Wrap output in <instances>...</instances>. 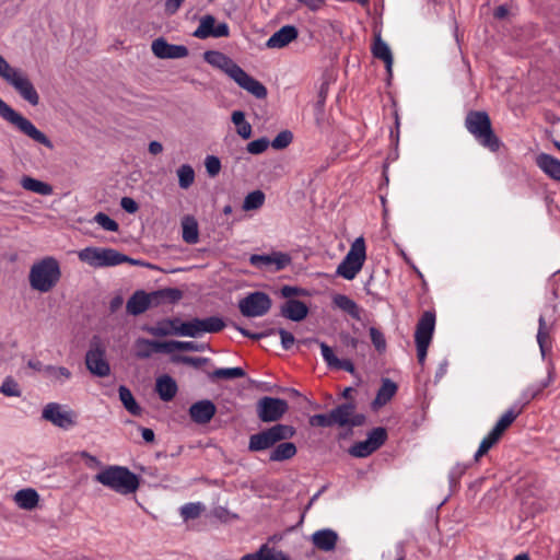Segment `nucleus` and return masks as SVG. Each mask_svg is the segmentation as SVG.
<instances>
[{
    "label": "nucleus",
    "mask_w": 560,
    "mask_h": 560,
    "mask_svg": "<svg viewBox=\"0 0 560 560\" xmlns=\"http://www.w3.org/2000/svg\"><path fill=\"white\" fill-rule=\"evenodd\" d=\"M262 560H291L282 550L269 547L267 544L261 545Z\"/></svg>",
    "instance_id": "nucleus-58"
},
{
    "label": "nucleus",
    "mask_w": 560,
    "mask_h": 560,
    "mask_svg": "<svg viewBox=\"0 0 560 560\" xmlns=\"http://www.w3.org/2000/svg\"><path fill=\"white\" fill-rule=\"evenodd\" d=\"M182 238L189 245L199 242L198 222L194 215L187 214L182 219Z\"/></svg>",
    "instance_id": "nucleus-34"
},
{
    "label": "nucleus",
    "mask_w": 560,
    "mask_h": 560,
    "mask_svg": "<svg viewBox=\"0 0 560 560\" xmlns=\"http://www.w3.org/2000/svg\"><path fill=\"white\" fill-rule=\"evenodd\" d=\"M555 365L553 363H549L547 368V376L545 380L528 385L521 394L520 400L516 401L518 406H523V408L530 402V400L535 399L542 393L545 388L550 386V384L555 381Z\"/></svg>",
    "instance_id": "nucleus-19"
},
{
    "label": "nucleus",
    "mask_w": 560,
    "mask_h": 560,
    "mask_svg": "<svg viewBox=\"0 0 560 560\" xmlns=\"http://www.w3.org/2000/svg\"><path fill=\"white\" fill-rule=\"evenodd\" d=\"M249 262L256 268L268 269L273 267V271H279L290 265L291 257L281 252H273L269 255L254 254L249 257Z\"/></svg>",
    "instance_id": "nucleus-16"
},
{
    "label": "nucleus",
    "mask_w": 560,
    "mask_h": 560,
    "mask_svg": "<svg viewBox=\"0 0 560 560\" xmlns=\"http://www.w3.org/2000/svg\"><path fill=\"white\" fill-rule=\"evenodd\" d=\"M280 314L292 322H301L307 316L308 307L300 300L290 299L281 305Z\"/></svg>",
    "instance_id": "nucleus-24"
},
{
    "label": "nucleus",
    "mask_w": 560,
    "mask_h": 560,
    "mask_svg": "<svg viewBox=\"0 0 560 560\" xmlns=\"http://www.w3.org/2000/svg\"><path fill=\"white\" fill-rule=\"evenodd\" d=\"M234 329H236L237 331H240L244 337H247L249 339H253V340H259V339H262L265 337H268V336H271V335H275L276 332H278V329L276 328H269L265 331H261V332H252L250 330L244 328V327H241L238 326L236 323H231L230 324Z\"/></svg>",
    "instance_id": "nucleus-52"
},
{
    "label": "nucleus",
    "mask_w": 560,
    "mask_h": 560,
    "mask_svg": "<svg viewBox=\"0 0 560 560\" xmlns=\"http://www.w3.org/2000/svg\"><path fill=\"white\" fill-rule=\"evenodd\" d=\"M18 72L19 70L12 68L2 55H0V77L9 82Z\"/></svg>",
    "instance_id": "nucleus-62"
},
{
    "label": "nucleus",
    "mask_w": 560,
    "mask_h": 560,
    "mask_svg": "<svg viewBox=\"0 0 560 560\" xmlns=\"http://www.w3.org/2000/svg\"><path fill=\"white\" fill-rule=\"evenodd\" d=\"M523 406H518L514 402L497 421L494 427L491 429L495 434L502 436L503 432L515 421V419L522 413Z\"/></svg>",
    "instance_id": "nucleus-32"
},
{
    "label": "nucleus",
    "mask_w": 560,
    "mask_h": 560,
    "mask_svg": "<svg viewBox=\"0 0 560 560\" xmlns=\"http://www.w3.org/2000/svg\"><path fill=\"white\" fill-rule=\"evenodd\" d=\"M196 323L200 327L201 335L205 332H219L225 327L224 320L218 316H210L202 319L196 317Z\"/></svg>",
    "instance_id": "nucleus-42"
},
{
    "label": "nucleus",
    "mask_w": 560,
    "mask_h": 560,
    "mask_svg": "<svg viewBox=\"0 0 560 560\" xmlns=\"http://www.w3.org/2000/svg\"><path fill=\"white\" fill-rule=\"evenodd\" d=\"M366 417L363 413L355 412V404L353 401L342 402L331 409L328 413H316L310 417L311 427L329 428L338 425L341 428L361 427L365 423Z\"/></svg>",
    "instance_id": "nucleus-2"
},
{
    "label": "nucleus",
    "mask_w": 560,
    "mask_h": 560,
    "mask_svg": "<svg viewBox=\"0 0 560 560\" xmlns=\"http://www.w3.org/2000/svg\"><path fill=\"white\" fill-rule=\"evenodd\" d=\"M93 221L101 225L105 231L117 232L119 230L118 223L104 212L96 213Z\"/></svg>",
    "instance_id": "nucleus-54"
},
{
    "label": "nucleus",
    "mask_w": 560,
    "mask_h": 560,
    "mask_svg": "<svg viewBox=\"0 0 560 560\" xmlns=\"http://www.w3.org/2000/svg\"><path fill=\"white\" fill-rule=\"evenodd\" d=\"M20 183L25 190L38 194L40 196H49L54 191L51 185L31 176H23Z\"/></svg>",
    "instance_id": "nucleus-38"
},
{
    "label": "nucleus",
    "mask_w": 560,
    "mask_h": 560,
    "mask_svg": "<svg viewBox=\"0 0 560 560\" xmlns=\"http://www.w3.org/2000/svg\"><path fill=\"white\" fill-rule=\"evenodd\" d=\"M182 324V320L177 317L175 318H165L162 320H159L156 323V326L149 327L147 330L150 335L156 336V337H164L168 335H175L178 330V326Z\"/></svg>",
    "instance_id": "nucleus-36"
},
{
    "label": "nucleus",
    "mask_w": 560,
    "mask_h": 560,
    "mask_svg": "<svg viewBox=\"0 0 560 560\" xmlns=\"http://www.w3.org/2000/svg\"><path fill=\"white\" fill-rule=\"evenodd\" d=\"M42 418L62 430H69L77 424V413L58 402H48L42 411Z\"/></svg>",
    "instance_id": "nucleus-13"
},
{
    "label": "nucleus",
    "mask_w": 560,
    "mask_h": 560,
    "mask_svg": "<svg viewBox=\"0 0 560 560\" xmlns=\"http://www.w3.org/2000/svg\"><path fill=\"white\" fill-rule=\"evenodd\" d=\"M338 541V534L331 528L316 530L312 535L313 545L325 552L335 550Z\"/></svg>",
    "instance_id": "nucleus-25"
},
{
    "label": "nucleus",
    "mask_w": 560,
    "mask_h": 560,
    "mask_svg": "<svg viewBox=\"0 0 560 560\" xmlns=\"http://www.w3.org/2000/svg\"><path fill=\"white\" fill-rule=\"evenodd\" d=\"M465 128L474 139L491 152H498L502 141L494 133L491 119L486 110H469L465 117Z\"/></svg>",
    "instance_id": "nucleus-4"
},
{
    "label": "nucleus",
    "mask_w": 560,
    "mask_h": 560,
    "mask_svg": "<svg viewBox=\"0 0 560 560\" xmlns=\"http://www.w3.org/2000/svg\"><path fill=\"white\" fill-rule=\"evenodd\" d=\"M0 393L8 397H20L22 394L18 382L11 376L4 378L0 386Z\"/></svg>",
    "instance_id": "nucleus-51"
},
{
    "label": "nucleus",
    "mask_w": 560,
    "mask_h": 560,
    "mask_svg": "<svg viewBox=\"0 0 560 560\" xmlns=\"http://www.w3.org/2000/svg\"><path fill=\"white\" fill-rule=\"evenodd\" d=\"M293 140V133L290 130L280 131L275 139L270 142L271 147L276 150L287 148Z\"/></svg>",
    "instance_id": "nucleus-57"
},
{
    "label": "nucleus",
    "mask_w": 560,
    "mask_h": 560,
    "mask_svg": "<svg viewBox=\"0 0 560 560\" xmlns=\"http://www.w3.org/2000/svg\"><path fill=\"white\" fill-rule=\"evenodd\" d=\"M296 433L294 427L290 424L277 423L270 428L252 434L248 439V451L260 453L272 448L277 443L292 439Z\"/></svg>",
    "instance_id": "nucleus-6"
},
{
    "label": "nucleus",
    "mask_w": 560,
    "mask_h": 560,
    "mask_svg": "<svg viewBox=\"0 0 560 560\" xmlns=\"http://www.w3.org/2000/svg\"><path fill=\"white\" fill-rule=\"evenodd\" d=\"M501 439L492 430L482 439L477 452L474 455V459L477 462L481 456L487 454Z\"/></svg>",
    "instance_id": "nucleus-47"
},
{
    "label": "nucleus",
    "mask_w": 560,
    "mask_h": 560,
    "mask_svg": "<svg viewBox=\"0 0 560 560\" xmlns=\"http://www.w3.org/2000/svg\"><path fill=\"white\" fill-rule=\"evenodd\" d=\"M468 465L457 463L452 467L448 472V482L451 488H456L459 483L460 478L465 475Z\"/></svg>",
    "instance_id": "nucleus-56"
},
{
    "label": "nucleus",
    "mask_w": 560,
    "mask_h": 560,
    "mask_svg": "<svg viewBox=\"0 0 560 560\" xmlns=\"http://www.w3.org/2000/svg\"><path fill=\"white\" fill-rule=\"evenodd\" d=\"M118 393L119 399L128 412L132 416H140L142 413V408L136 401L131 390L127 386L120 385Z\"/></svg>",
    "instance_id": "nucleus-39"
},
{
    "label": "nucleus",
    "mask_w": 560,
    "mask_h": 560,
    "mask_svg": "<svg viewBox=\"0 0 560 560\" xmlns=\"http://www.w3.org/2000/svg\"><path fill=\"white\" fill-rule=\"evenodd\" d=\"M366 259V248L364 238L362 236L355 238L352 243L350 250L347 253L345 258L338 265L336 275L345 278L346 280H352L362 269Z\"/></svg>",
    "instance_id": "nucleus-9"
},
{
    "label": "nucleus",
    "mask_w": 560,
    "mask_h": 560,
    "mask_svg": "<svg viewBox=\"0 0 560 560\" xmlns=\"http://www.w3.org/2000/svg\"><path fill=\"white\" fill-rule=\"evenodd\" d=\"M371 50L374 58L382 60L385 63L387 72L392 74L394 62L393 54L387 43L382 39L381 33L375 35Z\"/></svg>",
    "instance_id": "nucleus-26"
},
{
    "label": "nucleus",
    "mask_w": 560,
    "mask_h": 560,
    "mask_svg": "<svg viewBox=\"0 0 560 560\" xmlns=\"http://www.w3.org/2000/svg\"><path fill=\"white\" fill-rule=\"evenodd\" d=\"M536 339H537V343L539 346L541 357L545 358L547 351L550 349V345H548V343H550L549 342L550 337H549V329L547 327V323H546L544 315H540L538 318V330H537Z\"/></svg>",
    "instance_id": "nucleus-41"
},
{
    "label": "nucleus",
    "mask_w": 560,
    "mask_h": 560,
    "mask_svg": "<svg viewBox=\"0 0 560 560\" xmlns=\"http://www.w3.org/2000/svg\"><path fill=\"white\" fill-rule=\"evenodd\" d=\"M0 116L33 141L43 144L49 150L54 149L52 141L44 132L37 129L30 119L9 106L2 98H0Z\"/></svg>",
    "instance_id": "nucleus-7"
},
{
    "label": "nucleus",
    "mask_w": 560,
    "mask_h": 560,
    "mask_svg": "<svg viewBox=\"0 0 560 560\" xmlns=\"http://www.w3.org/2000/svg\"><path fill=\"white\" fill-rule=\"evenodd\" d=\"M436 314L435 311L429 310L420 316L415 330V342L417 348V358L419 364L425 362L428 348L432 341L435 329Z\"/></svg>",
    "instance_id": "nucleus-8"
},
{
    "label": "nucleus",
    "mask_w": 560,
    "mask_h": 560,
    "mask_svg": "<svg viewBox=\"0 0 560 560\" xmlns=\"http://www.w3.org/2000/svg\"><path fill=\"white\" fill-rule=\"evenodd\" d=\"M369 332H370L371 341H372L373 346L375 347V349L380 353L385 352L387 343H386V338H385L384 334L376 327H370Z\"/></svg>",
    "instance_id": "nucleus-55"
},
{
    "label": "nucleus",
    "mask_w": 560,
    "mask_h": 560,
    "mask_svg": "<svg viewBox=\"0 0 560 560\" xmlns=\"http://www.w3.org/2000/svg\"><path fill=\"white\" fill-rule=\"evenodd\" d=\"M81 261L86 262L93 268H104L118 266L127 259V255L119 253L114 248L85 247L78 253Z\"/></svg>",
    "instance_id": "nucleus-10"
},
{
    "label": "nucleus",
    "mask_w": 560,
    "mask_h": 560,
    "mask_svg": "<svg viewBox=\"0 0 560 560\" xmlns=\"http://www.w3.org/2000/svg\"><path fill=\"white\" fill-rule=\"evenodd\" d=\"M61 276L62 273L58 259L54 256H45L31 266L28 283L34 291L47 293L57 287Z\"/></svg>",
    "instance_id": "nucleus-3"
},
{
    "label": "nucleus",
    "mask_w": 560,
    "mask_h": 560,
    "mask_svg": "<svg viewBox=\"0 0 560 560\" xmlns=\"http://www.w3.org/2000/svg\"><path fill=\"white\" fill-rule=\"evenodd\" d=\"M153 54L161 59H179L188 56V48L184 45H175L167 43L163 37H159L152 42Z\"/></svg>",
    "instance_id": "nucleus-17"
},
{
    "label": "nucleus",
    "mask_w": 560,
    "mask_h": 560,
    "mask_svg": "<svg viewBox=\"0 0 560 560\" xmlns=\"http://www.w3.org/2000/svg\"><path fill=\"white\" fill-rule=\"evenodd\" d=\"M299 32L294 25H284L275 32L267 40L268 48H283L298 38Z\"/></svg>",
    "instance_id": "nucleus-23"
},
{
    "label": "nucleus",
    "mask_w": 560,
    "mask_h": 560,
    "mask_svg": "<svg viewBox=\"0 0 560 560\" xmlns=\"http://www.w3.org/2000/svg\"><path fill=\"white\" fill-rule=\"evenodd\" d=\"M14 502L23 510H33L38 505L39 494L33 488L21 489L14 494Z\"/></svg>",
    "instance_id": "nucleus-35"
},
{
    "label": "nucleus",
    "mask_w": 560,
    "mask_h": 560,
    "mask_svg": "<svg viewBox=\"0 0 560 560\" xmlns=\"http://www.w3.org/2000/svg\"><path fill=\"white\" fill-rule=\"evenodd\" d=\"M232 121L236 126V131L243 139H248L252 136V126L245 120V114L242 110H234L232 113Z\"/></svg>",
    "instance_id": "nucleus-44"
},
{
    "label": "nucleus",
    "mask_w": 560,
    "mask_h": 560,
    "mask_svg": "<svg viewBox=\"0 0 560 560\" xmlns=\"http://www.w3.org/2000/svg\"><path fill=\"white\" fill-rule=\"evenodd\" d=\"M85 364L88 370L98 377H105L110 373L109 364L105 359V352L98 347L86 352Z\"/></svg>",
    "instance_id": "nucleus-20"
},
{
    "label": "nucleus",
    "mask_w": 560,
    "mask_h": 560,
    "mask_svg": "<svg viewBox=\"0 0 560 560\" xmlns=\"http://www.w3.org/2000/svg\"><path fill=\"white\" fill-rule=\"evenodd\" d=\"M154 306H159V302L154 300L153 292L147 293L143 290H137L128 299L126 311L130 315L138 316Z\"/></svg>",
    "instance_id": "nucleus-18"
},
{
    "label": "nucleus",
    "mask_w": 560,
    "mask_h": 560,
    "mask_svg": "<svg viewBox=\"0 0 560 560\" xmlns=\"http://www.w3.org/2000/svg\"><path fill=\"white\" fill-rule=\"evenodd\" d=\"M269 144L270 141L262 137L249 142L246 149L250 154H260L268 149Z\"/></svg>",
    "instance_id": "nucleus-59"
},
{
    "label": "nucleus",
    "mask_w": 560,
    "mask_h": 560,
    "mask_svg": "<svg viewBox=\"0 0 560 560\" xmlns=\"http://www.w3.org/2000/svg\"><path fill=\"white\" fill-rule=\"evenodd\" d=\"M205 165L210 177H215L221 171V161L215 155H208L205 160Z\"/></svg>",
    "instance_id": "nucleus-60"
},
{
    "label": "nucleus",
    "mask_w": 560,
    "mask_h": 560,
    "mask_svg": "<svg viewBox=\"0 0 560 560\" xmlns=\"http://www.w3.org/2000/svg\"><path fill=\"white\" fill-rule=\"evenodd\" d=\"M271 306L270 296L262 291L250 292L237 303L241 314L247 318L261 317L270 311Z\"/></svg>",
    "instance_id": "nucleus-11"
},
{
    "label": "nucleus",
    "mask_w": 560,
    "mask_h": 560,
    "mask_svg": "<svg viewBox=\"0 0 560 560\" xmlns=\"http://www.w3.org/2000/svg\"><path fill=\"white\" fill-rule=\"evenodd\" d=\"M176 336L190 338H197L201 336L200 327L196 323V318H192L188 322H182V324L178 326V330L176 331Z\"/></svg>",
    "instance_id": "nucleus-48"
},
{
    "label": "nucleus",
    "mask_w": 560,
    "mask_h": 560,
    "mask_svg": "<svg viewBox=\"0 0 560 560\" xmlns=\"http://www.w3.org/2000/svg\"><path fill=\"white\" fill-rule=\"evenodd\" d=\"M287 400L264 396L257 401V416L262 422H276L288 411Z\"/></svg>",
    "instance_id": "nucleus-14"
},
{
    "label": "nucleus",
    "mask_w": 560,
    "mask_h": 560,
    "mask_svg": "<svg viewBox=\"0 0 560 560\" xmlns=\"http://www.w3.org/2000/svg\"><path fill=\"white\" fill-rule=\"evenodd\" d=\"M172 361L175 363H183L199 369L200 366L208 364L210 362V359L203 357L176 355L172 358Z\"/></svg>",
    "instance_id": "nucleus-53"
},
{
    "label": "nucleus",
    "mask_w": 560,
    "mask_h": 560,
    "mask_svg": "<svg viewBox=\"0 0 560 560\" xmlns=\"http://www.w3.org/2000/svg\"><path fill=\"white\" fill-rule=\"evenodd\" d=\"M203 509L205 506L200 502H189L180 508V515L185 521L195 520L200 516Z\"/></svg>",
    "instance_id": "nucleus-49"
},
{
    "label": "nucleus",
    "mask_w": 560,
    "mask_h": 560,
    "mask_svg": "<svg viewBox=\"0 0 560 560\" xmlns=\"http://www.w3.org/2000/svg\"><path fill=\"white\" fill-rule=\"evenodd\" d=\"M246 375L244 369L240 366L235 368H220L214 370L213 372L208 373V377L210 381L214 382L218 380H232V378H241Z\"/></svg>",
    "instance_id": "nucleus-40"
},
{
    "label": "nucleus",
    "mask_w": 560,
    "mask_h": 560,
    "mask_svg": "<svg viewBox=\"0 0 560 560\" xmlns=\"http://www.w3.org/2000/svg\"><path fill=\"white\" fill-rule=\"evenodd\" d=\"M217 412V407L210 399H201L192 405L188 409V415L192 422L196 424H207L211 421Z\"/></svg>",
    "instance_id": "nucleus-21"
},
{
    "label": "nucleus",
    "mask_w": 560,
    "mask_h": 560,
    "mask_svg": "<svg viewBox=\"0 0 560 560\" xmlns=\"http://www.w3.org/2000/svg\"><path fill=\"white\" fill-rule=\"evenodd\" d=\"M332 305L335 307L341 310L346 314H348L353 319H357V320L361 319V308H360V306L357 304L355 301L350 299L348 295L340 294V293L335 294L332 296Z\"/></svg>",
    "instance_id": "nucleus-30"
},
{
    "label": "nucleus",
    "mask_w": 560,
    "mask_h": 560,
    "mask_svg": "<svg viewBox=\"0 0 560 560\" xmlns=\"http://www.w3.org/2000/svg\"><path fill=\"white\" fill-rule=\"evenodd\" d=\"M8 83L12 85L18 91V93L31 105H38L39 95L36 89L30 79L25 77L21 71H19Z\"/></svg>",
    "instance_id": "nucleus-22"
},
{
    "label": "nucleus",
    "mask_w": 560,
    "mask_h": 560,
    "mask_svg": "<svg viewBox=\"0 0 560 560\" xmlns=\"http://www.w3.org/2000/svg\"><path fill=\"white\" fill-rule=\"evenodd\" d=\"M94 480L119 494H131L139 488V477L125 466L110 465L94 476Z\"/></svg>",
    "instance_id": "nucleus-5"
},
{
    "label": "nucleus",
    "mask_w": 560,
    "mask_h": 560,
    "mask_svg": "<svg viewBox=\"0 0 560 560\" xmlns=\"http://www.w3.org/2000/svg\"><path fill=\"white\" fill-rule=\"evenodd\" d=\"M155 389L163 401H171L176 396L178 386L172 376L164 374L158 377Z\"/></svg>",
    "instance_id": "nucleus-29"
},
{
    "label": "nucleus",
    "mask_w": 560,
    "mask_h": 560,
    "mask_svg": "<svg viewBox=\"0 0 560 560\" xmlns=\"http://www.w3.org/2000/svg\"><path fill=\"white\" fill-rule=\"evenodd\" d=\"M206 62L222 70L240 88L244 89L256 98L262 100L267 96V88L258 80L245 72L232 58L218 50H207L203 54Z\"/></svg>",
    "instance_id": "nucleus-1"
},
{
    "label": "nucleus",
    "mask_w": 560,
    "mask_h": 560,
    "mask_svg": "<svg viewBox=\"0 0 560 560\" xmlns=\"http://www.w3.org/2000/svg\"><path fill=\"white\" fill-rule=\"evenodd\" d=\"M265 199L264 191L259 189L254 190L244 198L242 208L245 211L257 210L264 206Z\"/></svg>",
    "instance_id": "nucleus-45"
},
{
    "label": "nucleus",
    "mask_w": 560,
    "mask_h": 560,
    "mask_svg": "<svg viewBox=\"0 0 560 560\" xmlns=\"http://www.w3.org/2000/svg\"><path fill=\"white\" fill-rule=\"evenodd\" d=\"M153 298L159 302V305L166 302L174 304L183 298V292L177 288H166L153 291Z\"/></svg>",
    "instance_id": "nucleus-43"
},
{
    "label": "nucleus",
    "mask_w": 560,
    "mask_h": 560,
    "mask_svg": "<svg viewBox=\"0 0 560 560\" xmlns=\"http://www.w3.org/2000/svg\"><path fill=\"white\" fill-rule=\"evenodd\" d=\"M322 357L329 368H334L338 358L335 355L334 350L324 341L319 342Z\"/></svg>",
    "instance_id": "nucleus-63"
},
{
    "label": "nucleus",
    "mask_w": 560,
    "mask_h": 560,
    "mask_svg": "<svg viewBox=\"0 0 560 560\" xmlns=\"http://www.w3.org/2000/svg\"><path fill=\"white\" fill-rule=\"evenodd\" d=\"M281 295L284 299H292L293 296H306L308 295V291L306 289L293 285H283L280 290Z\"/></svg>",
    "instance_id": "nucleus-61"
},
{
    "label": "nucleus",
    "mask_w": 560,
    "mask_h": 560,
    "mask_svg": "<svg viewBox=\"0 0 560 560\" xmlns=\"http://www.w3.org/2000/svg\"><path fill=\"white\" fill-rule=\"evenodd\" d=\"M162 343H164V341L139 338L135 343L136 357L139 359H148L152 355L153 352L165 353V350L160 346Z\"/></svg>",
    "instance_id": "nucleus-37"
},
{
    "label": "nucleus",
    "mask_w": 560,
    "mask_h": 560,
    "mask_svg": "<svg viewBox=\"0 0 560 560\" xmlns=\"http://www.w3.org/2000/svg\"><path fill=\"white\" fill-rule=\"evenodd\" d=\"M45 375L51 380L63 382L71 377V372L65 366L47 365L45 366Z\"/></svg>",
    "instance_id": "nucleus-50"
},
{
    "label": "nucleus",
    "mask_w": 560,
    "mask_h": 560,
    "mask_svg": "<svg viewBox=\"0 0 560 560\" xmlns=\"http://www.w3.org/2000/svg\"><path fill=\"white\" fill-rule=\"evenodd\" d=\"M397 384L393 382L390 378H383L382 385L377 390L376 397L372 401V408L377 410L378 408L385 406L397 393Z\"/></svg>",
    "instance_id": "nucleus-27"
},
{
    "label": "nucleus",
    "mask_w": 560,
    "mask_h": 560,
    "mask_svg": "<svg viewBox=\"0 0 560 560\" xmlns=\"http://www.w3.org/2000/svg\"><path fill=\"white\" fill-rule=\"evenodd\" d=\"M162 349L165 350V353H173L174 351H194L201 352L206 349H209V346L206 343H198L195 341H179V340H167L164 343L160 345Z\"/></svg>",
    "instance_id": "nucleus-33"
},
{
    "label": "nucleus",
    "mask_w": 560,
    "mask_h": 560,
    "mask_svg": "<svg viewBox=\"0 0 560 560\" xmlns=\"http://www.w3.org/2000/svg\"><path fill=\"white\" fill-rule=\"evenodd\" d=\"M230 35V27L228 23L222 22L215 25V18L211 14H206L200 19L199 26L194 31L192 36L200 39L208 37H228Z\"/></svg>",
    "instance_id": "nucleus-15"
},
{
    "label": "nucleus",
    "mask_w": 560,
    "mask_h": 560,
    "mask_svg": "<svg viewBox=\"0 0 560 560\" xmlns=\"http://www.w3.org/2000/svg\"><path fill=\"white\" fill-rule=\"evenodd\" d=\"M298 453L296 445L288 440L277 443L270 454V462H284L294 457Z\"/></svg>",
    "instance_id": "nucleus-31"
},
{
    "label": "nucleus",
    "mask_w": 560,
    "mask_h": 560,
    "mask_svg": "<svg viewBox=\"0 0 560 560\" xmlns=\"http://www.w3.org/2000/svg\"><path fill=\"white\" fill-rule=\"evenodd\" d=\"M278 334L281 338L282 348L284 350H290L295 342V338H294L293 334L283 328H279Z\"/></svg>",
    "instance_id": "nucleus-64"
},
{
    "label": "nucleus",
    "mask_w": 560,
    "mask_h": 560,
    "mask_svg": "<svg viewBox=\"0 0 560 560\" xmlns=\"http://www.w3.org/2000/svg\"><path fill=\"white\" fill-rule=\"evenodd\" d=\"M178 185L183 189L189 188L195 180V171L191 165L183 164L177 170Z\"/></svg>",
    "instance_id": "nucleus-46"
},
{
    "label": "nucleus",
    "mask_w": 560,
    "mask_h": 560,
    "mask_svg": "<svg viewBox=\"0 0 560 560\" xmlns=\"http://www.w3.org/2000/svg\"><path fill=\"white\" fill-rule=\"evenodd\" d=\"M537 166L550 178L560 182V161L555 156L540 153L536 158Z\"/></svg>",
    "instance_id": "nucleus-28"
},
{
    "label": "nucleus",
    "mask_w": 560,
    "mask_h": 560,
    "mask_svg": "<svg viewBox=\"0 0 560 560\" xmlns=\"http://www.w3.org/2000/svg\"><path fill=\"white\" fill-rule=\"evenodd\" d=\"M387 431L383 427L372 429L364 441L355 442L349 448V454L355 458H364L385 444Z\"/></svg>",
    "instance_id": "nucleus-12"
}]
</instances>
